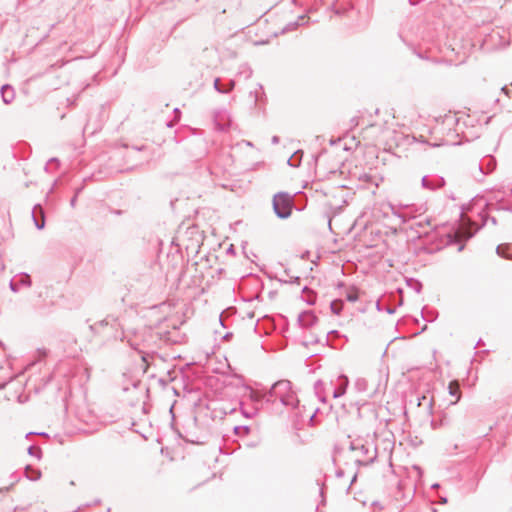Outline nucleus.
Returning a JSON list of instances; mask_svg holds the SVG:
<instances>
[{"mask_svg": "<svg viewBox=\"0 0 512 512\" xmlns=\"http://www.w3.org/2000/svg\"><path fill=\"white\" fill-rule=\"evenodd\" d=\"M39 435L48 437V434L46 432H41V433H39Z\"/></svg>", "mask_w": 512, "mask_h": 512, "instance_id": "3c124183", "label": "nucleus"}, {"mask_svg": "<svg viewBox=\"0 0 512 512\" xmlns=\"http://www.w3.org/2000/svg\"><path fill=\"white\" fill-rule=\"evenodd\" d=\"M235 87V81L229 80V82L225 85L224 90H226V94L229 93L231 90H233Z\"/></svg>", "mask_w": 512, "mask_h": 512, "instance_id": "c85d7f7f", "label": "nucleus"}, {"mask_svg": "<svg viewBox=\"0 0 512 512\" xmlns=\"http://www.w3.org/2000/svg\"><path fill=\"white\" fill-rule=\"evenodd\" d=\"M386 311H387V313H389V314H393V313L395 312V309H394V308H391V307H388V308L386 309Z\"/></svg>", "mask_w": 512, "mask_h": 512, "instance_id": "79ce46f5", "label": "nucleus"}, {"mask_svg": "<svg viewBox=\"0 0 512 512\" xmlns=\"http://www.w3.org/2000/svg\"><path fill=\"white\" fill-rule=\"evenodd\" d=\"M302 156H303V151L301 150H298L296 151L289 159H288V164L292 167H297L300 165L301 163V160H302Z\"/></svg>", "mask_w": 512, "mask_h": 512, "instance_id": "aec40b11", "label": "nucleus"}, {"mask_svg": "<svg viewBox=\"0 0 512 512\" xmlns=\"http://www.w3.org/2000/svg\"><path fill=\"white\" fill-rule=\"evenodd\" d=\"M349 449L356 453L355 462L358 465L366 466L371 464L377 457L376 447L369 443H363V441L360 439L351 441Z\"/></svg>", "mask_w": 512, "mask_h": 512, "instance_id": "f03ea898", "label": "nucleus"}, {"mask_svg": "<svg viewBox=\"0 0 512 512\" xmlns=\"http://www.w3.org/2000/svg\"><path fill=\"white\" fill-rule=\"evenodd\" d=\"M320 494L323 497V488L320 489Z\"/></svg>", "mask_w": 512, "mask_h": 512, "instance_id": "680f3d73", "label": "nucleus"}, {"mask_svg": "<svg viewBox=\"0 0 512 512\" xmlns=\"http://www.w3.org/2000/svg\"><path fill=\"white\" fill-rule=\"evenodd\" d=\"M28 453L31 456H35L37 459H41L42 451H41V449L39 447H35L33 445L29 446Z\"/></svg>", "mask_w": 512, "mask_h": 512, "instance_id": "a878e982", "label": "nucleus"}, {"mask_svg": "<svg viewBox=\"0 0 512 512\" xmlns=\"http://www.w3.org/2000/svg\"><path fill=\"white\" fill-rule=\"evenodd\" d=\"M214 124L217 130L225 131L230 126V121L226 111H218L214 113Z\"/></svg>", "mask_w": 512, "mask_h": 512, "instance_id": "9d476101", "label": "nucleus"}, {"mask_svg": "<svg viewBox=\"0 0 512 512\" xmlns=\"http://www.w3.org/2000/svg\"><path fill=\"white\" fill-rule=\"evenodd\" d=\"M502 92H504L507 96L510 95V93L512 92V90L510 88H508L507 86H504L501 88Z\"/></svg>", "mask_w": 512, "mask_h": 512, "instance_id": "e433bc0d", "label": "nucleus"}, {"mask_svg": "<svg viewBox=\"0 0 512 512\" xmlns=\"http://www.w3.org/2000/svg\"><path fill=\"white\" fill-rule=\"evenodd\" d=\"M1 96L5 104L11 103L15 96L13 88L8 84L3 85L1 87Z\"/></svg>", "mask_w": 512, "mask_h": 512, "instance_id": "2eb2a0df", "label": "nucleus"}, {"mask_svg": "<svg viewBox=\"0 0 512 512\" xmlns=\"http://www.w3.org/2000/svg\"><path fill=\"white\" fill-rule=\"evenodd\" d=\"M317 320L318 318L312 311H304L298 316V322L304 328L313 326Z\"/></svg>", "mask_w": 512, "mask_h": 512, "instance_id": "9b49d317", "label": "nucleus"}, {"mask_svg": "<svg viewBox=\"0 0 512 512\" xmlns=\"http://www.w3.org/2000/svg\"><path fill=\"white\" fill-rule=\"evenodd\" d=\"M407 284L414 289L417 293H420L422 290V283L416 279L410 278L407 280Z\"/></svg>", "mask_w": 512, "mask_h": 512, "instance_id": "b1692460", "label": "nucleus"}, {"mask_svg": "<svg viewBox=\"0 0 512 512\" xmlns=\"http://www.w3.org/2000/svg\"><path fill=\"white\" fill-rule=\"evenodd\" d=\"M478 172L481 176L491 173L496 167V160L492 156L484 157L477 165Z\"/></svg>", "mask_w": 512, "mask_h": 512, "instance_id": "1a4fd4ad", "label": "nucleus"}, {"mask_svg": "<svg viewBox=\"0 0 512 512\" xmlns=\"http://www.w3.org/2000/svg\"><path fill=\"white\" fill-rule=\"evenodd\" d=\"M464 249V244H461L458 248V251H462Z\"/></svg>", "mask_w": 512, "mask_h": 512, "instance_id": "8fccbe9b", "label": "nucleus"}, {"mask_svg": "<svg viewBox=\"0 0 512 512\" xmlns=\"http://www.w3.org/2000/svg\"><path fill=\"white\" fill-rule=\"evenodd\" d=\"M268 403H274L277 399L284 406L296 407L298 400L292 391L291 382L288 380H279L275 382L270 390L263 396Z\"/></svg>", "mask_w": 512, "mask_h": 512, "instance_id": "f257e3e1", "label": "nucleus"}, {"mask_svg": "<svg viewBox=\"0 0 512 512\" xmlns=\"http://www.w3.org/2000/svg\"><path fill=\"white\" fill-rule=\"evenodd\" d=\"M132 148H133L134 150H136V151H142V150H144V149H145V146H143V145H142V146H133Z\"/></svg>", "mask_w": 512, "mask_h": 512, "instance_id": "58836bf2", "label": "nucleus"}, {"mask_svg": "<svg viewBox=\"0 0 512 512\" xmlns=\"http://www.w3.org/2000/svg\"><path fill=\"white\" fill-rule=\"evenodd\" d=\"M429 226L430 225V220L429 219H426L424 221H417L415 222L412 226H411V229L412 230H415V232L418 234V237H422L423 235H427L428 234V231H421L420 229L424 228L425 226Z\"/></svg>", "mask_w": 512, "mask_h": 512, "instance_id": "a211bd4d", "label": "nucleus"}, {"mask_svg": "<svg viewBox=\"0 0 512 512\" xmlns=\"http://www.w3.org/2000/svg\"><path fill=\"white\" fill-rule=\"evenodd\" d=\"M421 185L424 189L434 191L443 187L445 185V180L440 176H424L421 179Z\"/></svg>", "mask_w": 512, "mask_h": 512, "instance_id": "0eeeda50", "label": "nucleus"}, {"mask_svg": "<svg viewBox=\"0 0 512 512\" xmlns=\"http://www.w3.org/2000/svg\"><path fill=\"white\" fill-rule=\"evenodd\" d=\"M111 327V329L117 331L119 328H121V324L117 317L113 315H108L106 318H104L101 321L95 322L93 325L90 326L91 330L100 333L101 330L105 327Z\"/></svg>", "mask_w": 512, "mask_h": 512, "instance_id": "423d86ee", "label": "nucleus"}, {"mask_svg": "<svg viewBox=\"0 0 512 512\" xmlns=\"http://www.w3.org/2000/svg\"><path fill=\"white\" fill-rule=\"evenodd\" d=\"M338 381H339V385L337 386V388L339 390H342L344 391V394L346 393V389L348 387V384H349V380H348V377L345 376V375H340L338 377Z\"/></svg>", "mask_w": 512, "mask_h": 512, "instance_id": "5701e85b", "label": "nucleus"}, {"mask_svg": "<svg viewBox=\"0 0 512 512\" xmlns=\"http://www.w3.org/2000/svg\"><path fill=\"white\" fill-rule=\"evenodd\" d=\"M283 282L285 283H296V284H299L300 282V277L299 276H292L290 277V279H285V280H282Z\"/></svg>", "mask_w": 512, "mask_h": 512, "instance_id": "7c9ffc66", "label": "nucleus"}, {"mask_svg": "<svg viewBox=\"0 0 512 512\" xmlns=\"http://www.w3.org/2000/svg\"><path fill=\"white\" fill-rule=\"evenodd\" d=\"M231 336H232V334H231V333H227V334H225L224 339H228V338H230Z\"/></svg>", "mask_w": 512, "mask_h": 512, "instance_id": "de8ad7c7", "label": "nucleus"}, {"mask_svg": "<svg viewBox=\"0 0 512 512\" xmlns=\"http://www.w3.org/2000/svg\"><path fill=\"white\" fill-rule=\"evenodd\" d=\"M409 2H410L411 5H416L417 4V2L414 1V0H409Z\"/></svg>", "mask_w": 512, "mask_h": 512, "instance_id": "603ef678", "label": "nucleus"}, {"mask_svg": "<svg viewBox=\"0 0 512 512\" xmlns=\"http://www.w3.org/2000/svg\"><path fill=\"white\" fill-rule=\"evenodd\" d=\"M356 475L353 476L352 483L355 481Z\"/></svg>", "mask_w": 512, "mask_h": 512, "instance_id": "e2e57ef3", "label": "nucleus"}, {"mask_svg": "<svg viewBox=\"0 0 512 512\" xmlns=\"http://www.w3.org/2000/svg\"><path fill=\"white\" fill-rule=\"evenodd\" d=\"M219 321H220V323H221V326H224V323H223L222 318H219Z\"/></svg>", "mask_w": 512, "mask_h": 512, "instance_id": "6e6d98bb", "label": "nucleus"}, {"mask_svg": "<svg viewBox=\"0 0 512 512\" xmlns=\"http://www.w3.org/2000/svg\"><path fill=\"white\" fill-rule=\"evenodd\" d=\"M128 343L130 344V346H131L133 349H135V350L137 349V347H136V345H135L134 343H132V342H130V341H128Z\"/></svg>", "mask_w": 512, "mask_h": 512, "instance_id": "49530a36", "label": "nucleus"}, {"mask_svg": "<svg viewBox=\"0 0 512 512\" xmlns=\"http://www.w3.org/2000/svg\"><path fill=\"white\" fill-rule=\"evenodd\" d=\"M314 391L317 398L322 402H326V384L322 380H317L314 384Z\"/></svg>", "mask_w": 512, "mask_h": 512, "instance_id": "4468645a", "label": "nucleus"}, {"mask_svg": "<svg viewBox=\"0 0 512 512\" xmlns=\"http://www.w3.org/2000/svg\"><path fill=\"white\" fill-rule=\"evenodd\" d=\"M219 321H220V323H221V326H224V323H223L222 318H219Z\"/></svg>", "mask_w": 512, "mask_h": 512, "instance_id": "5fc2aeb1", "label": "nucleus"}, {"mask_svg": "<svg viewBox=\"0 0 512 512\" xmlns=\"http://www.w3.org/2000/svg\"><path fill=\"white\" fill-rule=\"evenodd\" d=\"M479 216L481 218L482 224L476 227L474 223L469 222L459 230V235L461 238H465V240L471 239L479 229L486 225L488 221H490L493 225H497V219L495 217L488 216L484 211H481Z\"/></svg>", "mask_w": 512, "mask_h": 512, "instance_id": "20e7f679", "label": "nucleus"}, {"mask_svg": "<svg viewBox=\"0 0 512 512\" xmlns=\"http://www.w3.org/2000/svg\"><path fill=\"white\" fill-rule=\"evenodd\" d=\"M448 392L451 396L456 397L455 401L452 402V404H456L461 399V390L458 381L454 380L449 383Z\"/></svg>", "mask_w": 512, "mask_h": 512, "instance_id": "f3484780", "label": "nucleus"}, {"mask_svg": "<svg viewBox=\"0 0 512 512\" xmlns=\"http://www.w3.org/2000/svg\"><path fill=\"white\" fill-rule=\"evenodd\" d=\"M344 302L341 299H335L330 303V309L333 314L339 315L343 310Z\"/></svg>", "mask_w": 512, "mask_h": 512, "instance_id": "412c9836", "label": "nucleus"}, {"mask_svg": "<svg viewBox=\"0 0 512 512\" xmlns=\"http://www.w3.org/2000/svg\"><path fill=\"white\" fill-rule=\"evenodd\" d=\"M250 432V428L246 425L242 426H235L234 427V433L239 436L248 435Z\"/></svg>", "mask_w": 512, "mask_h": 512, "instance_id": "393cba45", "label": "nucleus"}, {"mask_svg": "<svg viewBox=\"0 0 512 512\" xmlns=\"http://www.w3.org/2000/svg\"><path fill=\"white\" fill-rule=\"evenodd\" d=\"M303 293H309V294H312V296H308L306 302L309 304V305H314L315 304V295L312 293V291L307 287L305 286L302 290Z\"/></svg>", "mask_w": 512, "mask_h": 512, "instance_id": "bb28decb", "label": "nucleus"}, {"mask_svg": "<svg viewBox=\"0 0 512 512\" xmlns=\"http://www.w3.org/2000/svg\"><path fill=\"white\" fill-rule=\"evenodd\" d=\"M376 307H377V309H378L379 311L381 310L380 302H379V301H377V303H376Z\"/></svg>", "mask_w": 512, "mask_h": 512, "instance_id": "09e8293b", "label": "nucleus"}, {"mask_svg": "<svg viewBox=\"0 0 512 512\" xmlns=\"http://www.w3.org/2000/svg\"><path fill=\"white\" fill-rule=\"evenodd\" d=\"M284 273H285V275H286L289 279H290V277H292V276L290 275V271H289V269H285Z\"/></svg>", "mask_w": 512, "mask_h": 512, "instance_id": "a18cd8bd", "label": "nucleus"}, {"mask_svg": "<svg viewBox=\"0 0 512 512\" xmlns=\"http://www.w3.org/2000/svg\"><path fill=\"white\" fill-rule=\"evenodd\" d=\"M225 86H222L220 84V79L219 78H216L214 80V89L219 92V93H222V94H226V90H224Z\"/></svg>", "mask_w": 512, "mask_h": 512, "instance_id": "cd10ccee", "label": "nucleus"}, {"mask_svg": "<svg viewBox=\"0 0 512 512\" xmlns=\"http://www.w3.org/2000/svg\"><path fill=\"white\" fill-rule=\"evenodd\" d=\"M155 335L161 342L167 345L181 343L184 339V335L179 332L176 326H173L171 330L157 331Z\"/></svg>", "mask_w": 512, "mask_h": 512, "instance_id": "39448f33", "label": "nucleus"}, {"mask_svg": "<svg viewBox=\"0 0 512 512\" xmlns=\"http://www.w3.org/2000/svg\"><path fill=\"white\" fill-rule=\"evenodd\" d=\"M219 321H220V323H221V326H224V323H223L222 318H219Z\"/></svg>", "mask_w": 512, "mask_h": 512, "instance_id": "4d7b16f0", "label": "nucleus"}, {"mask_svg": "<svg viewBox=\"0 0 512 512\" xmlns=\"http://www.w3.org/2000/svg\"><path fill=\"white\" fill-rule=\"evenodd\" d=\"M139 384H140V381H139V380H135V381H133V382H132V386H133L134 388H137Z\"/></svg>", "mask_w": 512, "mask_h": 512, "instance_id": "a19ab883", "label": "nucleus"}, {"mask_svg": "<svg viewBox=\"0 0 512 512\" xmlns=\"http://www.w3.org/2000/svg\"><path fill=\"white\" fill-rule=\"evenodd\" d=\"M25 474H26V477L32 481H36V480L40 479V477H41L40 470L32 468L29 465L26 466V468H25Z\"/></svg>", "mask_w": 512, "mask_h": 512, "instance_id": "6ab92c4d", "label": "nucleus"}, {"mask_svg": "<svg viewBox=\"0 0 512 512\" xmlns=\"http://www.w3.org/2000/svg\"><path fill=\"white\" fill-rule=\"evenodd\" d=\"M271 141H272V144L276 145V144H278V143H279L280 139H279V137H278V136H273V137H272V139H271Z\"/></svg>", "mask_w": 512, "mask_h": 512, "instance_id": "4c0bfd02", "label": "nucleus"}, {"mask_svg": "<svg viewBox=\"0 0 512 512\" xmlns=\"http://www.w3.org/2000/svg\"><path fill=\"white\" fill-rule=\"evenodd\" d=\"M77 195H74L71 199H70V206L72 208H74L76 206V202H77Z\"/></svg>", "mask_w": 512, "mask_h": 512, "instance_id": "f704fd0d", "label": "nucleus"}, {"mask_svg": "<svg viewBox=\"0 0 512 512\" xmlns=\"http://www.w3.org/2000/svg\"><path fill=\"white\" fill-rule=\"evenodd\" d=\"M342 473H343L342 471H338L337 476H342Z\"/></svg>", "mask_w": 512, "mask_h": 512, "instance_id": "13d9d810", "label": "nucleus"}, {"mask_svg": "<svg viewBox=\"0 0 512 512\" xmlns=\"http://www.w3.org/2000/svg\"><path fill=\"white\" fill-rule=\"evenodd\" d=\"M345 298L349 302H356L359 299L358 289L355 287L350 288V290L346 293Z\"/></svg>", "mask_w": 512, "mask_h": 512, "instance_id": "4be33fe9", "label": "nucleus"}, {"mask_svg": "<svg viewBox=\"0 0 512 512\" xmlns=\"http://www.w3.org/2000/svg\"><path fill=\"white\" fill-rule=\"evenodd\" d=\"M496 253L505 259H512V244H499L496 248Z\"/></svg>", "mask_w": 512, "mask_h": 512, "instance_id": "dca6fc26", "label": "nucleus"}, {"mask_svg": "<svg viewBox=\"0 0 512 512\" xmlns=\"http://www.w3.org/2000/svg\"><path fill=\"white\" fill-rule=\"evenodd\" d=\"M49 163H56L58 165L59 164V160L57 158H51L49 160Z\"/></svg>", "mask_w": 512, "mask_h": 512, "instance_id": "ea45409f", "label": "nucleus"}, {"mask_svg": "<svg viewBox=\"0 0 512 512\" xmlns=\"http://www.w3.org/2000/svg\"><path fill=\"white\" fill-rule=\"evenodd\" d=\"M187 442H190V443H196V444H201L203 443L202 441H200L197 437H191V438H186L185 439Z\"/></svg>", "mask_w": 512, "mask_h": 512, "instance_id": "72a5a7b5", "label": "nucleus"}, {"mask_svg": "<svg viewBox=\"0 0 512 512\" xmlns=\"http://www.w3.org/2000/svg\"><path fill=\"white\" fill-rule=\"evenodd\" d=\"M511 192H512V189H511Z\"/></svg>", "mask_w": 512, "mask_h": 512, "instance_id": "0e129e2a", "label": "nucleus"}, {"mask_svg": "<svg viewBox=\"0 0 512 512\" xmlns=\"http://www.w3.org/2000/svg\"><path fill=\"white\" fill-rule=\"evenodd\" d=\"M32 218L37 229L41 230L45 227V215L40 205H35L32 210Z\"/></svg>", "mask_w": 512, "mask_h": 512, "instance_id": "f8f14e48", "label": "nucleus"}, {"mask_svg": "<svg viewBox=\"0 0 512 512\" xmlns=\"http://www.w3.org/2000/svg\"><path fill=\"white\" fill-rule=\"evenodd\" d=\"M82 189H83V187L77 188L74 195L78 196L80 194V192L82 191Z\"/></svg>", "mask_w": 512, "mask_h": 512, "instance_id": "37998d69", "label": "nucleus"}, {"mask_svg": "<svg viewBox=\"0 0 512 512\" xmlns=\"http://www.w3.org/2000/svg\"><path fill=\"white\" fill-rule=\"evenodd\" d=\"M421 314H422L423 319L426 320V321H429V322H432L434 320V318H435L434 316H431V317H429L428 315L426 316L424 314V310H422Z\"/></svg>", "mask_w": 512, "mask_h": 512, "instance_id": "c9c22d12", "label": "nucleus"}, {"mask_svg": "<svg viewBox=\"0 0 512 512\" xmlns=\"http://www.w3.org/2000/svg\"><path fill=\"white\" fill-rule=\"evenodd\" d=\"M306 15H299L296 21H291L287 23L283 28L281 33L285 34L287 32L293 31L297 29V27L305 24Z\"/></svg>", "mask_w": 512, "mask_h": 512, "instance_id": "ddd939ff", "label": "nucleus"}, {"mask_svg": "<svg viewBox=\"0 0 512 512\" xmlns=\"http://www.w3.org/2000/svg\"><path fill=\"white\" fill-rule=\"evenodd\" d=\"M437 487H439V484L432 485V488H437Z\"/></svg>", "mask_w": 512, "mask_h": 512, "instance_id": "bf43d9fd", "label": "nucleus"}, {"mask_svg": "<svg viewBox=\"0 0 512 512\" xmlns=\"http://www.w3.org/2000/svg\"><path fill=\"white\" fill-rule=\"evenodd\" d=\"M242 413L245 417H248V418H251L253 417L255 414H256V410H253V411H246V410H242Z\"/></svg>", "mask_w": 512, "mask_h": 512, "instance_id": "473e14b6", "label": "nucleus"}, {"mask_svg": "<svg viewBox=\"0 0 512 512\" xmlns=\"http://www.w3.org/2000/svg\"><path fill=\"white\" fill-rule=\"evenodd\" d=\"M32 285V281L30 275L27 273H21L18 278H13L9 283V288L13 292H18L20 287H30Z\"/></svg>", "mask_w": 512, "mask_h": 512, "instance_id": "6e6552de", "label": "nucleus"}, {"mask_svg": "<svg viewBox=\"0 0 512 512\" xmlns=\"http://www.w3.org/2000/svg\"><path fill=\"white\" fill-rule=\"evenodd\" d=\"M273 211L280 219H287L291 216L294 206L292 196L287 192H278L273 196Z\"/></svg>", "mask_w": 512, "mask_h": 512, "instance_id": "7ed1b4c3", "label": "nucleus"}, {"mask_svg": "<svg viewBox=\"0 0 512 512\" xmlns=\"http://www.w3.org/2000/svg\"><path fill=\"white\" fill-rule=\"evenodd\" d=\"M365 385H366V381L364 379H358L356 381V387L359 389V390H364L365 389Z\"/></svg>", "mask_w": 512, "mask_h": 512, "instance_id": "2f4dec72", "label": "nucleus"}, {"mask_svg": "<svg viewBox=\"0 0 512 512\" xmlns=\"http://www.w3.org/2000/svg\"><path fill=\"white\" fill-rule=\"evenodd\" d=\"M123 391H128V387H127V386H124V387H123Z\"/></svg>", "mask_w": 512, "mask_h": 512, "instance_id": "052dcab7", "label": "nucleus"}, {"mask_svg": "<svg viewBox=\"0 0 512 512\" xmlns=\"http://www.w3.org/2000/svg\"><path fill=\"white\" fill-rule=\"evenodd\" d=\"M227 252H228V253H234V247H233V245H231V246L227 249Z\"/></svg>", "mask_w": 512, "mask_h": 512, "instance_id": "c03bdc74", "label": "nucleus"}, {"mask_svg": "<svg viewBox=\"0 0 512 512\" xmlns=\"http://www.w3.org/2000/svg\"><path fill=\"white\" fill-rule=\"evenodd\" d=\"M441 501H442V503H446L447 499L446 498H441Z\"/></svg>", "mask_w": 512, "mask_h": 512, "instance_id": "864d4df0", "label": "nucleus"}, {"mask_svg": "<svg viewBox=\"0 0 512 512\" xmlns=\"http://www.w3.org/2000/svg\"><path fill=\"white\" fill-rule=\"evenodd\" d=\"M344 395V391L339 390L337 387L333 388L332 390V396L333 398H339Z\"/></svg>", "mask_w": 512, "mask_h": 512, "instance_id": "c756f323", "label": "nucleus"}]
</instances>
